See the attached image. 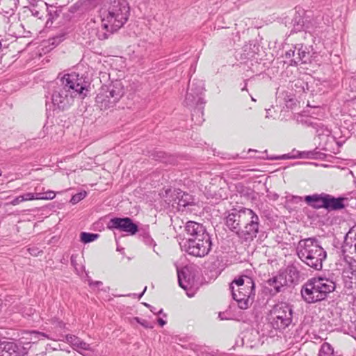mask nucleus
<instances>
[{
  "mask_svg": "<svg viewBox=\"0 0 356 356\" xmlns=\"http://www.w3.org/2000/svg\"><path fill=\"white\" fill-rule=\"evenodd\" d=\"M247 90V88H246V85H245V87H243V88H242V90Z\"/></svg>",
  "mask_w": 356,
  "mask_h": 356,
  "instance_id": "nucleus-49",
  "label": "nucleus"
},
{
  "mask_svg": "<svg viewBox=\"0 0 356 356\" xmlns=\"http://www.w3.org/2000/svg\"><path fill=\"white\" fill-rule=\"evenodd\" d=\"M84 89L78 74L64 75L53 92L51 101L54 106L63 111L68 108L73 104L74 98L82 95Z\"/></svg>",
  "mask_w": 356,
  "mask_h": 356,
  "instance_id": "nucleus-3",
  "label": "nucleus"
},
{
  "mask_svg": "<svg viewBox=\"0 0 356 356\" xmlns=\"http://www.w3.org/2000/svg\"><path fill=\"white\" fill-rule=\"evenodd\" d=\"M86 195H87V193L86 191H82V192L78 193L72 197V198L70 200V202L73 204H75L78 203L79 202H80L81 200H82L83 199H84L86 197Z\"/></svg>",
  "mask_w": 356,
  "mask_h": 356,
  "instance_id": "nucleus-32",
  "label": "nucleus"
},
{
  "mask_svg": "<svg viewBox=\"0 0 356 356\" xmlns=\"http://www.w3.org/2000/svg\"><path fill=\"white\" fill-rule=\"evenodd\" d=\"M335 283L323 277H315L307 281L301 289V296L307 303H314L325 300L334 291Z\"/></svg>",
  "mask_w": 356,
  "mask_h": 356,
  "instance_id": "nucleus-5",
  "label": "nucleus"
},
{
  "mask_svg": "<svg viewBox=\"0 0 356 356\" xmlns=\"http://www.w3.org/2000/svg\"><path fill=\"white\" fill-rule=\"evenodd\" d=\"M251 283H254L253 280L247 275H242L236 278L230 284V289L232 291H235L236 288L244 286H250Z\"/></svg>",
  "mask_w": 356,
  "mask_h": 356,
  "instance_id": "nucleus-21",
  "label": "nucleus"
},
{
  "mask_svg": "<svg viewBox=\"0 0 356 356\" xmlns=\"http://www.w3.org/2000/svg\"><path fill=\"white\" fill-rule=\"evenodd\" d=\"M108 228L126 232L128 235H134L138 232V227L128 218H113L108 223Z\"/></svg>",
  "mask_w": 356,
  "mask_h": 356,
  "instance_id": "nucleus-11",
  "label": "nucleus"
},
{
  "mask_svg": "<svg viewBox=\"0 0 356 356\" xmlns=\"http://www.w3.org/2000/svg\"><path fill=\"white\" fill-rule=\"evenodd\" d=\"M256 152V150L252 149H250L248 150V152Z\"/></svg>",
  "mask_w": 356,
  "mask_h": 356,
  "instance_id": "nucleus-46",
  "label": "nucleus"
},
{
  "mask_svg": "<svg viewBox=\"0 0 356 356\" xmlns=\"http://www.w3.org/2000/svg\"><path fill=\"white\" fill-rule=\"evenodd\" d=\"M177 270V277L179 286L185 290L191 288L195 284L194 275L188 267H184L181 270Z\"/></svg>",
  "mask_w": 356,
  "mask_h": 356,
  "instance_id": "nucleus-14",
  "label": "nucleus"
},
{
  "mask_svg": "<svg viewBox=\"0 0 356 356\" xmlns=\"http://www.w3.org/2000/svg\"><path fill=\"white\" fill-rule=\"evenodd\" d=\"M187 295H188V296H189V297H192V296H193V295H192V294H189L188 293H187Z\"/></svg>",
  "mask_w": 356,
  "mask_h": 356,
  "instance_id": "nucleus-53",
  "label": "nucleus"
},
{
  "mask_svg": "<svg viewBox=\"0 0 356 356\" xmlns=\"http://www.w3.org/2000/svg\"><path fill=\"white\" fill-rule=\"evenodd\" d=\"M233 298L238 302L240 309H246L252 303L255 295L254 283L250 286H239L232 291Z\"/></svg>",
  "mask_w": 356,
  "mask_h": 356,
  "instance_id": "nucleus-10",
  "label": "nucleus"
},
{
  "mask_svg": "<svg viewBox=\"0 0 356 356\" xmlns=\"http://www.w3.org/2000/svg\"><path fill=\"white\" fill-rule=\"evenodd\" d=\"M293 309L289 304L281 302L272 308L268 314L271 326L277 330H284L292 323Z\"/></svg>",
  "mask_w": 356,
  "mask_h": 356,
  "instance_id": "nucleus-7",
  "label": "nucleus"
},
{
  "mask_svg": "<svg viewBox=\"0 0 356 356\" xmlns=\"http://www.w3.org/2000/svg\"><path fill=\"white\" fill-rule=\"evenodd\" d=\"M308 55L309 53L305 49H302V46L300 48L296 47V58L291 60V64L297 65L299 62L306 63Z\"/></svg>",
  "mask_w": 356,
  "mask_h": 356,
  "instance_id": "nucleus-24",
  "label": "nucleus"
},
{
  "mask_svg": "<svg viewBox=\"0 0 356 356\" xmlns=\"http://www.w3.org/2000/svg\"><path fill=\"white\" fill-rule=\"evenodd\" d=\"M299 259L310 268L321 270L323 262L327 258V252L316 238H307L299 241L297 247Z\"/></svg>",
  "mask_w": 356,
  "mask_h": 356,
  "instance_id": "nucleus-4",
  "label": "nucleus"
},
{
  "mask_svg": "<svg viewBox=\"0 0 356 356\" xmlns=\"http://www.w3.org/2000/svg\"><path fill=\"white\" fill-rule=\"evenodd\" d=\"M306 14L302 16L300 13H296L292 19L293 31L296 32L305 31Z\"/></svg>",
  "mask_w": 356,
  "mask_h": 356,
  "instance_id": "nucleus-23",
  "label": "nucleus"
},
{
  "mask_svg": "<svg viewBox=\"0 0 356 356\" xmlns=\"http://www.w3.org/2000/svg\"><path fill=\"white\" fill-rule=\"evenodd\" d=\"M76 256L74 255H72L71 256V258H70V262H71V264L72 266H75L76 265Z\"/></svg>",
  "mask_w": 356,
  "mask_h": 356,
  "instance_id": "nucleus-42",
  "label": "nucleus"
},
{
  "mask_svg": "<svg viewBox=\"0 0 356 356\" xmlns=\"http://www.w3.org/2000/svg\"><path fill=\"white\" fill-rule=\"evenodd\" d=\"M322 17L321 15L313 16L309 14H306V22L305 23V31L312 32L314 31L316 29L321 27L322 24Z\"/></svg>",
  "mask_w": 356,
  "mask_h": 356,
  "instance_id": "nucleus-20",
  "label": "nucleus"
},
{
  "mask_svg": "<svg viewBox=\"0 0 356 356\" xmlns=\"http://www.w3.org/2000/svg\"><path fill=\"white\" fill-rule=\"evenodd\" d=\"M151 312H153V313H155V309H151Z\"/></svg>",
  "mask_w": 356,
  "mask_h": 356,
  "instance_id": "nucleus-56",
  "label": "nucleus"
},
{
  "mask_svg": "<svg viewBox=\"0 0 356 356\" xmlns=\"http://www.w3.org/2000/svg\"><path fill=\"white\" fill-rule=\"evenodd\" d=\"M252 101H256V100L254 99V98H253V97H252Z\"/></svg>",
  "mask_w": 356,
  "mask_h": 356,
  "instance_id": "nucleus-58",
  "label": "nucleus"
},
{
  "mask_svg": "<svg viewBox=\"0 0 356 356\" xmlns=\"http://www.w3.org/2000/svg\"><path fill=\"white\" fill-rule=\"evenodd\" d=\"M45 339H49V337L44 332L38 331H32L30 332V339L33 341V343H35L38 340H43Z\"/></svg>",
  "mask_w": 356,
  "mask_h": 356,
  "instance_id": "nucleus-28",
  "label": "nucleus"
},
{
  "mask_svg": "<svg viewBox=\"0 0 356 356\" xmlns=\"http://www.w3.org/2000/svg\"><path fill=\"white\" fill-rule=\"evenodd\" d=\"M151 312H153V313H155V309H151Z\"/></svg>",
  "mask_w": 356,
  "mask_h": 356,
  "instance_id": "nucleus-55",
  "label": "nucleus"
},
{
  "mask_svg": "<svg viewBox=\"0 0 356 356\" xmlns=\"http://www.w3.org/2000/svg\"><path fill=\"white\" fill-rule=\"evenodd\" d=\"M98 236L97 234L82 232L81 234V241L84 243H88L94 241Z\"/></svg>",
  "mask_w": 356,
  "mask_h": 356,
  "instance_id": "nucleus-27",
  "label": "nucleus"
},
{
  "mask_svg": "<svg viewBox=\"0 0 356 356\" xmlns=\"http://www.w3.org/2000/svg\"><path fill=\"white\" fill-rule=\"evenodd\" d=\"M177 199L178 200L177 204L179 209L194 204V199L192 195L182 191L177 192Z\"/></svg>",
  "mask_w": 356,
  "mask_h": 356,
  "instance_id": "nucleus-22",
  "label": "nucleus"
},
{
  "mask_svg": "<svg viewBox=\"0 0 356 356\" xmlns=\"http://www.w3.org/2000/svg\"><path fill=\"white\" fill-rule=\"evenodd\" d=\"M296 47H295V49H293V50L290 49L288 51H286V58L293 59V58H296Z\"/></svg>",
  "mask_w": 356,
  "mask_h": 356,
  "instance_id": "nucleus-36",
  "label": "nucleus"
},
{
  "mask_svg": "<svg viewBox=\"0 0 356 356\" xmlns=\"http://www.w3.org/2000/svg\"><path fill=\"white\" fill-rule=\"evenodd\" d=\"M309 126L312 127L318 137L325 138V141H334V138L331 136V131L320 121L310 122Z\"/></svg>",
  "mask_w": 356,
  "mask_h": 356,
  "instance_id": "nucleus-17",
  "label": "nucleus"
},
{
  "mask_svg": "<svg viewBox=\"0 0 356 356\" xmlns=\"http://www.w3.org/2000/svg\"><path fill=\"white\" fill-rule=\"evenodd\" d=\"M225 225L238 238L246 242L252 241L257 237L261 227L258 215L248 208L231 210L225 218Z\"/></svg>",
  "mask_w": 356,
  "mask_h": 356,
  "instance_id": "nucleus-1",
  "label": "nucleus"
},
{
  "mask_svg": "<svg viewBox=\"0 0 356 356\" xmlns=\"http://www.w3.org/2000/svg\"><path fill=\"white\" fill-rule=\"evenodd\" d=\"M355 234L356 235V226L352 227L347 234V236L352 237V235Z\"/></svg>",
  "mask_w": 356,
  "mask_h": 356,
  "instance_id": "nucleus-41",
  "label": "nucleus"
},
{
  "mask_svg": "<svg viewBox=\"0 0 356 356\" xmlns=\"http://www.w3.org/2000/svg\"><path fill=\"white\" fill-rule=\"evenodd\" d=\"M1 174H2V171H1V170L0 169V176H1Z\"/></svg>",
  "mask_w": 356,
  "mask_h": 356,
  "instance_id": "nucleus-57",
  "label": "nucleus"
},
{
  "mask_svg": "<svg viewBox=\"0 0 356 356\" xmlns=\"http://www.w3.org/2000/svg\"><path fill=\"white\" fill-rule=\"evenodd\" d=\"M145 305L147 307H150V305L149 304L145 303Z\"/></svg>",
  "mask_w": 356,
  "mask_h": 356,
  "instance_id": "nucleus-50",
  "label": "nucleus"
},
{
  "mask_svg": "<svg viewBox=\"0 0 356 356\" xmlns=\"http://www.w3.org/2000/svg\"><path fill=\"white\" fill-rule=\"evenodd\" d=\"M282 158L283 159H289V158H290V156L285 154V155L282 156Z\"/></svg>",
  "mask_w": 356,
  "mask_h": 356,
  "instance_id": "nucleus-45",
  "label": "nucleus"
},
{
  "mask_svg": "<svg viewBox=\"0 0 356 356\" xmlns=\"http://www.w3.org/2000/svg\"><path fill=\"white\" fill-rule=\"evenodd\" d=\"M355 340H356V338H355Z\"/></svg>",
  "mask_w": 356,
  "mask_h": 356,
  "instance_id": "nucleus-59",
  "label": "nucleus"
},
{
  "mask_svg": "<svg viewBox=\"0 0 356 356\" xmlns=\"http://www.w3.org/2000/svg\"><path fill=\"white\" fill-rule=\"evenodd\" d=\"M29 348L10 341L0 342V356H26Z\"/></svg>",
  "mask_w": 356,
  "mask_h": 356,
  "instance_id": "nucleus-12",
  "label": "nucleus"
},
{
  "mask_svg": "<svg viewBox=\"0 0 356 356\" xmlns=\"http://www.w3.org/2000/svg\"><path fill=\"white\" fill-rule=\"evenodd\" d=\"M333 353L334 350L331 345L325 342L321 345L318 356H331Z\"/></svg>",
  "mask_w": 356,
  "mask_h": 356,
  "instance_id": "nucleus-26",
  "label": "nucleus"
},
{
  "mask_svg": "<svg viewBox=\"0 0 356 356\" xmlns=\"http://www.w3.org/2000/svg\"><path fill=\"white\" fill-rule=\"evenodd\" d=\"M124 87L120 81H116L111 85L102 86L96 97V103L101 110H106L114 105L124 95Z\"/></svg>",
  "mask_w": 356,
  "mask_h": 356,
  "instance_id": "nucleus-6",
  "label": "nucleus"
},
{
  "mask_svg": "<svg viewBox=\"0 0 356 356\" xmlns=\"http://www.w3.org/2000/svg\"><path fill=\"white\" fill-rule=\"evenodd\" d=\"M66 341L70 344L72 348L82 354L83 350H90V345L83 341L80 338L71 334H67L65 337Z\"/></svg>",
  "mask_w": 356,
  "mask_h": 356,
  "instance_id": "nucleus-16",
  "label": "nucleus"
},
{
  "mask_svg": "<svg viewBox=\"0 0 356 356\" xmlns=\"http://www.w3.org/2000/svg\"><path fill=\"white\" fill-rule=\"evenodd\" d=\"M354 250H355V252L356 253V243L354 244Z\"/></svg>",
  "mask_w": 356,
  "mask_h": 356,
  "instance_id": "nucleus-48",
  "label": "nucleus"
},
{
  "mask_svg": "<svg viewBox=\"0 0 356 356\" xmlns=\"http://www.w3.org/2000/svg\"><path fill=\"white\" fill-rule=\"evenodd\" d=\"M81 3L85 10H91L97 6L95 0H81Z\"/></svg>",
  "mask_w": 356,
  "mask_h": 356,
  "instance_id": "nucleus-31",
  "label": "nucleus"
},
{
  "mask_svg": "<svg viewBox=\"0 0 356 356\" xmlns=\"http://www.w3.org/2000/svg\"><path fill=\"white\" fill-rule=\"evenodd\" d=\"M286 273L291 277V282L298 280L299 272L295 266H289L286 269Z\"/></svg>",
  "mask_w": 356,
  "mask_h": 356,
  "instance_id": "nucleus-30",
  "label": "nucleus"
},
{
  "mask_svg": "<svg viewBox=\"0 0 356 356\" xmlns=\"http://www.w3.org/2000/svg\"><path fill=\"white\" fill-rule=\"evenodd\" d=\"M287 280L283 274H278L268 280V284L273 287L276 293L282 291V289L287 285Z\"/></svg>",
  "mask_w": 356,
  "mask_h": 356,
  "instance_id": "nucleus-19",
  "label": "nucleus"
},
{
  "mask_svg": "<svg viewBox=\"0 0 356 356\" xmlns=\"http://www.w3.org/2000/svg\"><path fill=\"white\" fill-rule=\"evenodd\" d=\"M346 198L334 196L325 193L324 209L327 211H338L345 208L344 200Z\"/></svg>",
  "mask_w": 356,
  "mask_h": 356,
  "instance_id": "nucleus-15",
  "label": "nucleus"
},
{
  "mask_svg": "<svg viewBox=\"0 0 356 356\" xmlns=\"http://www.w3.org/2000/svg\"><path fill=\"white\" fill-rule=\"evenodd\" d=\"M316 154L314 151H303L299 152L298 156L302 159H312L315 157Z\"/></svg>",
  "mask_w": 356,
  "mask_h": 356,
  "instance_id": "nucleus-33",
  "label": "nucleus"
},
{
  "mask_svg": "<svg viewBox=\"0 0 356 356\" xmlns=\"http://www.w3.org/2000/svg\"><path fill=\"white\" fill-rule=\"evenodd\" d=\"M55 196L56 194L54 191H49L45 194L42 193V198L41 200H52Z\"/></svg>",
  "mask_w": 356,
  "mask_h": 356,
  "instance_id": "nucleus-35",
  "label": "nucleus"
},
{
  "mask_svg": "<svg viewBox=\"0 0 356 356\" xmlns=\"http://www.w3.org/2000/svg\"><path fill=\"white\" fill-rule=\"evenodd\" d=\"M204 103L202 95H195L193 92L187 90L184 104L186 106L194 108L192 120H194L195 124H200L204 121L202 116Z\"/></svg>",
  "mask_w": 356,
  "mask_h": 356,
  "instance_id": "nucleus-9",
  "label": "nucleus"
},
{
  "mask_svg": "<svg viewBox=\"0 0 356 356\" xmlns=\"http://www.w3.org/2000/svg\"><path fill=\"white\" fill-rule=\"evenodd\" d=\"M129 6L127 0H110L102 10V29L98 30L97 36L105 40L111 34L118 31L127 22Z\"/></svg>",
  "mask_w": 356,
  "mask_h": 356,
  "instance_id": "nucleus-2",
  "label": "nucleus"
},
{
  "mask_svg": "<svg viewBox=\"0 0 356 356\" xmlns=\"http://www.w3.org/2000/svg\"><path fill=\"white\" fill-rule=\"evenodd\" d=\"M89 285L91 287H100L101 286L103 285V283L100 281H89Z\"/></svg>",
  "mask_w": 356,
  "mask_h": 356,
  "instance_id": "nucleus-38",
  "label": "nucleus"
},
{
  "mask_svg": "<svg viewBox=\"0 0 356 356\" xmlns=\"http://www.w3.org/2000/svg\"><path fill=\"white\" fill-rule=\"evenodd\" d=\"M158 323L159 324L161 325V326H163L164 325L166 324V321H164L163 319L162 318H159L158 319Z\"/></svg>",
  "mask_w": 356,
  "mask_h": 356,
  "instance_id": "nucleus-44",
  "label": "nucleus"
},
{
  "mask_svg": "<svg viewBox=\"0 0 356 356\" xmlns=\"http://www.w3.org/2000/svg\"><path fill=\"white\" fill-rule=\"evenodd\" d=\"M185 231L188 235L187 239H197L210 236L206 228L200 223L188 221L185 226Z\"/></svg>",
  "mask_w": 356,
  "mask_h": 356,
  "instance_id": "nucleus-13",
  "label": "nucleus"
},
{
  "mask_svg": "<svg viewBox=\"0 0 356 356\" xmlns=\"http://www.w3.org/2000/svg\"><path fill=\"white\" fill-rule=\"evenodd\" d=\"M134 320L145 328H153V325L147 321L135 317Z\"/></svg>",
  "mask_w": 356,
  "mask_h": 356,
  "instance_id": "nucleus-34",
  "label": "nucleus"
},
{
  "mask_svg": "<svg viewBox=\"0 0 356 356\" xmlns=\"http://www.w3.org/2000/svg\"><path fill=\"white\" fill-rule=\"evenodd\" d=\"M143 238H144V241L147 245H154V246L156 245L153 239L149 236H146Z\"/></svg>",
  "mask_w": 356,
  "mask_h": 356,
  "instance_id": "nucleus-37",
  "label": "nucleus"
},
{
  "mask_svg": "<svg viewBox=\"0 0 356 356\" xmlns=\"http://www.w3.org/2000/svg\"><path fill=\"white\" fill-rule=\"evenodd\" d=\"M188 91L193 92L195 93V95H203L204 91V83L202 80H196L193 79V81H189L188 83Z\"/></svg>",
  "mask_w": 356,
  "mask_h": 356,
  "instance_id": "nucleus-25",
  "label": "nucleus"
},
{
  "mask_svg": "<svg viewBox=\"0 0 356 356\" xmlns=\"http://www.w3.org/2000/svg\"><path fill=\"white\" fill-rule=\"evenodd\" d=\"M314 121H316V120H313L312 122H314ZM311 122V121H309V122H308V121H306V123H308V125H309V122Z\"/></svg>",
  "mask_w": 356,
  "mask_h": 356,
  "instance_id": "nucleus-51",
  "label": "nucleus"
},
{
  "mask_svg": "<svg viewBox=\"0 0 356 356\" xmlns=\"http://www.w3.org/2000/svg\"><path fill=\"white\" fill-rule=\"evenodd\" d=\"M52 323L54 325H55L56 327H60V328L64 327V323L61 321H59L58 319L53 320L52 321Z\"/></svg>",
  "mask_w": 356,
  "mask_h": 356,
  "instance_id": "nucleus-39",
  "label": "nucleus"
},
{
  "mask_svg": "<svg viewBox=\"0 0 356 356\" xmlns=\"http://www.w3.org/2000/svg\"><path fill=\"white\" fill-rule=\"evenodd\" d=\"M162 312H163V309H160V310L158 312V314H162Z\"/></svg>",
  "mask_w": 356,
  "mask_h": 356,
  "instance_id": "nucleus-47",
  "label": "nucleus"
},
{
  "mask_svg": "<svg viewBox=\"0 0 356 356\" xmlns=\"http://www.w3.org/2000/svg\"><path fill=\"white\" fill-rule=\"evenodd\" d=\"M24 200H22V195L19 196V197H15L14 200H12L11 202V204L13 205H17L18 204L19 202H23Z\"/></svg>",
  "mask_w": 356,
  "mask_h": 356,
  "instance_id": "nucleus-40",
  "label": "nucleus"
},
{
  "mask_svg": "<svg viewBox=\"0 0 356 356\" xmlns=\"http://www.w3.org/2000/svg\"><path fill=\"white\" fill-rule=\"evenodd\" d=\"M325 193L314 194L312 195H306L305 201L308 205L314 209H319L324 208Z\"/></svg>",
  "mask_w": 356,
  "mask_h": 356,
  "instance_id": "nucleus-18",
  "label": "nucleus"
},
{
  "mask_svg": "<svg viewBox=\"0 0 356 356\" xmlns=\"http://www.w3.org/2000/svg\"><path fill=\"white\" fill-rule=\"evenodd\" d=\"M58 349H59V348H56V347L53 348V350H58Z\"/></svg>",
  "mask_w": 356,
  "mask_h": 356,
  "instance_id": "nucleus-52",
  "label": "nucleus"
},
{
  "mask_svg": "<svg viewBox=\"0 0 356 356\" xmlns=\"http://www.w3.org/2000/svg\"><path fill=\"white\" fill-rule=\"evenodd\" d=\"M211 236L197 238L186 239L184 244L185 251L193 256L202 257L208 254L211 249Z\"/></svg>",
  "mask_w": 356,
  "mask_h": 356,
  "instance_id": "nucleus-8",
  "label": "nucleus"
},
{
  "mask_svg": "<svg viewBox=\"0 0 356 356\" xmlns=\"http://www.w3.org/2000/svg\"><path fill=\"white\" fill-rule=\"evenodd\" d=\"M42 198V193H27L22 195V200L24 201L40 200Z\"/></svg>",
  "mask_w": 356,
  "mask_h": 356,
  "instance_id": "nucleus-29",
  "label": "nucleus"
},
{
  "mask_svg": "<svg viewBox=\"0 0 356 356\" xmlns=\"http://www.w3.org/2000/svg\"><path fill=\"white\" fill-rule=\"evenodd\" d=\"M151 312H153V313H155V309H151Z\"/></svg>",
  "mask_w": 356,
  "mask_h": 356,
  "instance_id": "nucleus-54",
  "label": "nucleus"
},
{
  "mask_svg": "<svg viewBox=\"0 0 356 356\" xmlns=\"http://www.w3.org/2000/svg\"><path fill=\"white\" fill-rule=\"evenodd\" d=\"M146 289H147V287H145L143 291L140 294H139L138 296L136 293H133L131 296H133L134 297L138 296V298L140 299L143 296V294L145 292Z\"/></svg>",
  "mask_w": 356,
  "mask_h": 356,
  "instance_id": "nucleus-43",
  "label": "nucleus"
}]
</instances>
